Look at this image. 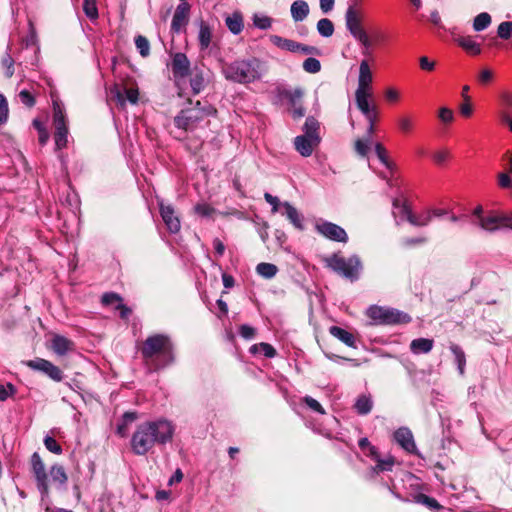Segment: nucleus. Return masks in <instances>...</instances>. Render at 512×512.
Masks as SVG:
<instances>
[{"label":"nucleus","mask_w":512,"mask_h":512,"mask_svg":"<svg viewBox=\"0 0 512 512\" xmlns=\"http://www.w3.org/2000/svg\"><path fill=\"white\" fill-rule=\"evenodd\" d=\"M174 426L167 420L147 421L139 424L130 441L131 450L135 455H146L156 444L165 445L171 442Z\"/></svg>","instance_id":"obj_1"},{"label":"nucleus","mask_w":512,"mask_h":512,"mask_svg":"<svg viewBox=\"0 0 512 512\" xmlns=\"http://www.w3.org/2000/svg\"><path fill=\"white\" fill-rule=\"evenodd\" d=\"M144 365L150 372H156L172 364L175 360L174 344L166 334L148 336L140 345Z\"/></svg>","instance_id":"obj_2"},{"label":"nucleus","mask_w":512,"mask_h":512,"mask_svg":"<svg viewBox=\"0 0 512 512\" xmlns=\"http://www.w3.org/2000/svg\"><path fill=\"white\" fill-rule=\"evenodd\" d=\"M222 71L227 80L246 84L260 79L266 66L258 58L250 57L225 64Z\"/></svg>","instance_id":"obj_3"},{"label":"nucleus","mask_w":512,"mask_h":512,"mask_svg":"<svg viewBox=\"0 0 512 512\" xmlns=\"http://www.w3.org/2000/svg\"><path fill=\"white\" fill-rule=\"evenodd\" d=\"M217 109L208 101H193L187 99V106L183 108L175 117L174 125L182 130H193L204 119L216 116Z\"/></svg>","instance_id":"obj_4"},{"label":"nucleus","mask_w":512,"mask_h":512,"mask_svg":"<svg viewBox=\"0 0 512 512\" xmlns=\"http://www.w3.org/2000/svg\"><path fill=\"white\" fill-rule=\"evenodd\" d=\"M326 262L327 267L352 282L359 278L361 261L358 256L344 258L337 254H333L331 257L326 259Z\"/></svg>","instance_id":"obj_5"},{"label":"nucleus","mask_w":512,"mask_h":512,"mask_svg":"<svg viewBox=\"0 0 512 512\" xmlns=\"http://www.w3.org/2000/svg\"><path fill=\"white\" fill-rule=\"evenodd\" d=\"M363 15L354 5H349L345 13V24L347 30L364 48H370L372 41L363 28Z\"/></svg>","instance_id":"obj_6"},{"label":"nucleus","mask_w":512,"mask_h":512,"mask_svg":"<svg viewBox=\"0 0 512 512\" xmlns=\"http://www.w3.org/2000/svg\"><path fill=\"white\" fill-rule=\"evenodd\" d=\"M367 316L381 325L406 324L411 321V317L407 313L394 308H386L377 305L368 308Z\"/></svg>","instance_id":"obj_7"},{"label":"nucleus","mask_w":512,"mask_h":512,"mask_svg":"<svg viewBox=\"0 0 512 512\" xmlns=\"http://www.w3.org/2000/svg\"><path fill=\"white\" fill-rule=\"evenodd\" d=\"M31 471L36 480L37 488L42 498L49 495L48 475L46 473L45 464L38 452H34L30 459Z\"/></svg>","instance_id":"obj_8"},{"label":"nucleus","mask_w":512,"mask_h":512,"mask_svg":"<svg viewBox=\"0 0 512 512\" xmlns=\"http://www.w3.org/2000/svg\"><path fill=\"white\" fill-rule=\"evenodd\" d=\"M26 366L49 377L54 382H61L64 379L63 371L51 361L43 358L28 360Z\"/></svg>","instance_id":"obj_9"},{"label":"nucleus","mask_w":512,"mask_h":512,"mask_svg":"<svg viewBox=\"0 0 512 512\" xmlns=\"http://www.w3.org/2000/svg\"><path fill=\"white\" fill-rule=\"evenodd\" d=\"M111 93L121 106L125 105L126 100H128L131 104H137L139 100L138 87L130 78L127 79V83L124 85L123 89L116 84L111 90Z\"/></svg>","instance_id":"obj_10"},{"label":"nucleus","mask_w":512,"mask_h":512,"mask_svg":"<svg viewBox=\"0 0 512 512\" xmlns=\"http://www.w3.org/2000/svg\"><path fill=\"white\" fill-rule=\"evenodd\" d=\"M316 230L329 240L344 243L348 241V235L346 231L335 223L323 222L317 224Z\"/></svg>","instance_id":"obj_11"},{"label":"nucleus","mask_w":512,"mask_h":512,"mask_svg":"<svg viewBox=\"0 0 512 512\" xmlns=\"http://www.w3.org/2000/svg\"><path fill=\"white\" fill-rule=\"evenodd\" d=\"M171 70L175 79H184L189 76L192 69L186 54L181 52L173 54Z\"/></svg>","instance_id":"obj_12"},{"label":"nucleus","mask_w":512,"mask_h":512,"mask_svg":"<svg viewBox=\"0 0 512 512\" xmlns=\"http://www.w3.org/2000/svg\"><path fill=\"white\" fill-rule=\"evenodd\" d=\"M321 142V137L310 138L305 135H299L294 139V146L297 152L303 157H309L312 155L313 150Z\"/></svg>","instance_id":"obj_13"},{"label":"nucleus","mask_w":512,"mask_h":512,"mask_svg":"<svg viewBox=\"0 0 512 512\" xmlns=\"http://www.w3.org/2000/svg\"><path fill=\"white\" fill-rule=\"evenodd\" d=\"M190 4L183 2L176 7L171 22V31L179 33L185 27L189 20Z\"/></svg>","instance_id":"obj_14"},{"label":"nucleus","mask_w":512,"mask_h":512,"mask_svg":"<svg viewBox=\"0 0 512 512\" xmlns=\"http://www.w3.org/2000/svg\"><path fill=\"white\" fill-rule=\"evenodd\" d=\"M160 214L171 233H177L180 230V220L175 215L174 208L171 205L160 204Z\"/></svg>","instance_id":"obj_15"},{"label":"nucleus","mask_w":512,"mask_h":512,"mask_svg":"<svg viewBox=\"0 0 512 512\" xmlns=\"http://www.w3.org/2000/svg\"><path fill=\"white\" fill-rule=\"evenodd\" d=\"M394 438L405 451L409 453H414L416 451L413 434L408 428L402 427L396 430Z\"/></svg>","instance_id":"obj_16"},{"label":"nucleus","mask_w":512,"mask_h":512,"mask_svg":"<svg viewBox=\"0 0 512 512\" xmlns=\"http://www.w3.org/2000/svg\"><path fill=\"white\" fill-rule=\"evenodd\" d=\"M372 96L371 91L358 90L355 91V102L357 108L361 111L363 115H368L371 112L377 110L375 105L370 106L368 99Z\"/></svg>","instance_id":"obj_17"},{"label":"nucleus","mask_w":512,"mask_h":512,"mask_svg":"<svg viewBox=\"0 0 512 512\" xmlns=\"http://www.w3.org/2000/svg\"><path fill=\"white\" fill-rule=\"evenodd\" d=\"M372 72L367 60H362L359 67L358 90L371 91Z\"/></svg>","instance_id":"obj_18"},{"label":"nucleus","mask_w":512,"mask_h":512,"mask_svg":"<svg viewBox=\"0 0 512 512\" xmlns=\"http://www.w3.org/2000/svg\"><path fill=\"white\" fill-rule=\"evenodd\" d=\"M51 348L59 356L74 349V342L64 336L55 335L51 340Z\"/></svg>","instance_id":"obj_19"},{"label":"nucleus","mask_w":512,"mask_h":512,"mask_svg":"<svg viewBox=\"0 0 512 512\" xmlns=\"http://www.w3.org/2000/svg\"><path fill=\"white\" fill-rule=\"evenodd\" d=\"M189 76L192 92L194 95H198L206 86L203 69L195 66Z\"/></svg>","instance_id":"obj_20"},{"label":"nucleus","mask_w":512,"mask_h":512,"mask_svg":"<svg viewBox=\"0 0 512 512\" xmlns=\"http://www.w3.org/2000/svg\"><path fill=\"white\" fill-rule=\"evenodd\" d=\"M329 333L333 337L337 338L342 343H344L346 346L351 347V348H356L355 336L351 332H349L339 326H331L329 328Z\"/></svg>","instance_id":"obj_21"},{"label":"nucleus","mask_w":512,"mask_h":512,"mask_svg":"<svg viewBox=\"0 0 512 512\" xmlns=\"http://www.w3.org/2000/svg\"><path fill=\"white\" fill-rule=\"evenodd\" d=\"M291 16L295 22L303 21L309 14V5L304 0H296L291 4Z\"/></svg>","instance_id":"obj_22"},{"label":"nucleus","mask_w":512,"mask_h":512,"mask_svg":"<svg viewBox=\"0 0 512 512\" xmlns=\"http://www.w3.org/2000/svg\"><path fill=\"white\" fill-rule=\"evenodd\" d=\"M226 26L233 34L237 35L242 32L244 28V20L241 12H234L225 19Z\"/></svg>","instance_id":"obj_23"},{"label":"nucleus","mask_w":512,"mask_h":512,"mask_svg":"<svg viewBox=\"0 0 512 512\" xmlns=\"http://www.w3.org/2000/svg\"><path fill=\"white\" fill-rule=\"evenodd\" d=\"M434 345V341L428 338H417L411 341L410 350L414 354L429 353Z\"/></svg>","instance_id":"obj_24"},{"label":"nucleus","mask_w":512,"mask_h":512,"mask_svg":"<svg viewBox=\"0 0 512 512\" xmlns=\"http://www.w3.org/2000/svg\"><path fill=\"white\" fill-rule=\"evenodd\" d=\"M403 212L406 214L407 221L413 226L424 227L427 226L432 220L430 213H427L423 216H416L411 212L407 205L403 206Z\"/></svg>","instance_id":"obj_25"},{"label":"nucleus","mask_w":512,"mask_h":512,"mask_svg":"<svg viewBox=\"0 0 512 512\" xmlns=\"http://www.w3.org/2000/svg\"><path fill=\"white\" fill-rule=\"evenodd\" d=\"M478 225L486 231L494 232L501 227V215L490 214L480 217Z\"/></svg>","instance_id":"obj_26"},{"label":"nucleus","mask_w":512,"mask_h":512,"mask_svg":"<svg viewBox=\"0 0 512 512\" xmlns=\"http://www.w3.org/2000/svg\"><path fill=\"white\" fill-rule=\"evenodd\" d=\"M270 41L273 45H275L276 47H278L282 50L297 53L298 42H296L294 40L283 38L278 35H271Z\"/></svg>","instance_id":"obj_27"},{"label":"nucleus","mask_w":512,"mask_h":512,"mask_svg":"<svg viewBox=\"0 0 512 512\" xmlns=\"http://www.w3.org/2000/svg\"><path fill=\"white\" fill-rule=\"evenodd\" d=\"M212 39V31L210 26L203 20L199 24V46L201 50H205L210 46Z\"/></svg>","instance_id":"obj_28"},{"label":"nucleus","mask_w":512,"mask_h":512,"mask_svg":"<svg viewBox=\"0 0 512 512\" xmlns=\"http://www.w3.org/2000/svg\"><path fill=\"white\" fill-rule=\"evenodd\" d=\"M456 42L471 55H479L481 53L480 45L471 36H460L456 39Z\"/></svg>","instance_id":"obj_29"},{"label":"nucleus","mask_w":512,"mask_h":512,"mask_svg":"<svg viewBox=\"0 0 512 512\" xmlns=\"http://www.w3.org/2000/svg\"><path fill=\"white\" fill-rule=\"evenodd\" d=\"M283 206L285 208V213H286V217L288 218V220L294 225L295 228H297L299 230H303L304 229V226L302 223L303 218L300 215V213L297 211V209L288 202H285L283 204Z\"/></svg>","instance_id":"obj_30"},{"label":"nucleus","mask_w":512,"mask_h":512,"mask_svg":"<svg viewBox=\"0 0 512 512\" xmlns=\"http://www.w3.org/2000/svg\"><path fill=\"white\" fill-rule=\"evenodd\" d=\"M373 408V401L371 399V396L369 395H360L358 396L355 404L354 409L359 415H367L371 412Z\"/></svg>","instance_id":"obj_31"},{"label":"nucleus","mask_w":512,"mask_h":512,"mask_svg":"<svg viewBox=\"0 0 512 512\" xmlns=\"http://www.w3.org/2000/svg\"><path fill=\"white\" fill-rule=\"evenodd\" d=\"M54 141L56 150H61L67 146L68 143V127L67 125L63 126H54Z\"/></svg>","instance_id":"obj_32"},{"label":"nucleus","mask_w":512,"mask_h":512,"mask_svg":"<svg viewBox=\"0 0 512 512\" xmlns=\"http://www.w3.org/2000/svg\"><path fill=\"white\" fill-rule=\"evenodd\" d=\"M320 123L314 116H308L303 125V131L305 136L310 138L320 137L319 135Z\"/></svg>","instance_id":"obj_33"},{"label":"nucleus","mask_w":512,"mask_h":512,"mask_svg":"<svg viewBox=\"0 0 512 512\" xmlns=\"http://www.w3.org/2000/svg\"><path fill=\"white\" fill-rule=\"evenodd\" d=\"M375 153L380 162L391 172L396 169L395 163H393L388 157V151L382 143L375 144Z\"/></svg>","instance_id":"obj_34"},{"label":"nucleus","mask_w":512,"mask_h":512,"mask_svg":"<svg viewBox=\"0 0 512 512\" xmlns=\"http://www.w3.org/2000/svg\"><path fill=\"white\" fill-rule=\"evenodd\" d=\"M450 351L455 356L459 374L464 375L466 365V355L464 350L459 345L452 343L450 345Z\"/></svg>","instance_id":"obj_35"},{"label":"nucleus","mask_w":512,"mask_h":512,"mask_svg":"<svg viewBox=\"0 0 512 512\" xmlns=\"http://www.w3.org/2000/svg\"><path fill=\"white\" fill-rule=\"evenodd\" d=\"M138 418V413L135 411H127L122 416V422L117 426V432L120 436L125 437L127 434L128 425L133 423Z\"/></svg>","instance_id":"obj_36"},{"label":"nucleus","mask_w":512,"mask_h":512,"mask_svg":"<svg viewBox=\"0 0 512 512\" xmlns=\"http://www.w3.org/2000/svg\"><path fill=\"white\" fill-rule=\"evenodd\" d=\"M281 96L288 100L290 106H296L301 103L304 96V90L302 88H295L293 90H284L281 92Z\"/></svg>","instance_id":"obj_37"},{"label":"nucleus","mask_w":512,"mask_h":512,"mask_svg":"<svg viewBox=\"0 0 512 512\" xmlns=\"http://www.w3.org/2000/svg\"><path fill=\"white\" fill-rule=\"evenodd\" d=\"M397 125L401 133L408 135L413 131L414 118L410 114H404L398 117Z\"/></svg>","instance_id":"obj_38"},{"label":"nucleus","mask_w":512,"mask_h":512,"mask_svg":"<svg viewBox=\"0 0 512 512\" xmlns=\"http://www.w3.org/2000/svg\"><path fill=\"white\" fill-rule=\"evenodd\" d=\"M256 272L266 279H271L277 274L278 267L272 263L262 262L256 266Z\"/></svg>","instance_id":"obj_39"},{"label":"nucleus","mask_w":512,"mask_h":512,"mask_svg":"<svg viewBox=\"0 0 512 512\" xmlns=\"http://www.w3.org/2000/svg\"><path fill=\"white\" fill-rule=\"evenodd\" d=\"M53 125L63 126L67 125L66 115L60 102L57 100L53 101Z\"/></svg>","instance_id":"obj_40"},{"label":"nucleus","mask_w":512,"mask_h":512,"mask_svg":"<svg viewBox=\"0 0 512 512\" xmlns=\"http://www.w3.org/2000/svg\"><path fill=\"white\" fill-rule=\"evenodd\" d=\"M50 476L54 482L59 483L60 485H65L68 481V476L65 472L63 466L54 464L50 468Z\"/></svg>","instance_id":"obj_41"},{"label":"nucleus","mask_w":512,"mask_h":512,"mask_svg":"<svg viewBox=\"0 0 512 512\" xmlns=\"http://www.w3.org/2000/svg\"><path fill=\"white\" fill-rule=\"evenodd\" d=\"M32 125L38 132L39 144L42 146L46 145V143L49 140L50 135H49V132H48L47 128L45 127L44 123L41 120L36 118L32 121Z\"/></svg>","instance_id":"obj_42"},{"label":"nucleus","mask_w":512,"mask_h":512,"mask_svg":"<svg viewBox=\"0 0 512 512\" xmlns=\"http://www.w3.org/2000/svg\"><path fill=\"white\" fill-rule=\"evenodd\" d=\"M499 105H500V113H510L512 109V92L511 91H502L499 94Z\"/></svg>","instance_id":"obj_43"},{"label":"nucleus","mask_w":512,"mask_h":512,"mask_svg":"<svg viewBox=\"0 0 512 512\" xmlns=\"http://www.w3.org/2000/svg\"><path fill=\"white\" fill-rule=\"evenodd\" d=\"M491 16L487 12L478 14L473 21V29L477 32L486 29L491 24Z\"/></svg>","instance_id":"obj_44"},{"label":"nucleus","mask_w":512,"mask_h":512,"mask_svg":"<svg viewBox=\"0 0 512 512\" xmlns=\"http://www.w3.org/2000/svg\"><path fill=\"white\" fill-rule=\"evenodd\" d=\"M317 31L323 37H331L334 33V24L328 18H322L317 23Z\"/></svg>","instance_id":"obj_45"},{"label":"nucleus","mask_w":512,"mask_h":512,"mask_svg":"<svg viewBox=\"0 0 512 512\" xmlns=\"http://www.w3.org/2000/svg\"><path fill=\"white\" fill-rule=\"evenodd\" d=\"M415 501L419 504L425 505L431 510H439L442 508V506L439 504V502L426 494L419 493L415 496Z\"/></svg>","instance_id":"obj_46"},{"label":"nucleus","mask_w":512,"mask_h":512,"mask_svg":"<svg viewBox=\"0 0 512 512\" xmlns=\"http://www.w3.org/2000/svg\"><path fill=\"white\" fill-rule=\"evenodd\" d=\"M83 11L90 20H96L99 17L96 0H84Z\"/></svg>","instance_id":"obj_47"},{"label":"nucleus","mask_w":512,"mask_h":512,"mask_svg":"<svg viewBox=\"0 0 512 512\" xmlns=\"http://www.w3.org/2000/svg\"><path fill=\"white\" fill-rule=\"evenodd\" d=\"M394 464H395V458L393 456H388L385 459H382L381 457H379L378 460L376 461V466H375L374 470L377 473L384 472V471H392Z\"/></svg>","instance_id":"obj_48"},{"label":"nucleus","mask_w":512,"mask_h":512,"mask_svg":"<svg viewBox=\"0 0 512 512\" xmlns=\"http://www.w3.org/2000/svg\"><path fill=\"white\" fill-rule=\"evenodd\" d=\"M135 45L142 57H147L150 54V43L149 40L142 35L135 37Z\"/></svg>","instance_id":"obj_49"},{"label":"nucleus","mask_w":512,"mask_h":512,"mask_svg":"<svg viewBox=\"0 0 512 512\" xmlns=\"http://www.w3.org/2000/svg\"><path fill=\"white\" fill-rule=\"evenodd\" d=\"M303 69L308 73H318L321 70V63L318 59L309 57L302 64Z\"/></svg>","instance_id":"obj_50"},{"label":"nucleus","mask_w":512,"mask_h":512,"mask_svg":"<svg viewBox=\"0 0 512 512\" xmlns=\"http://www.w3.org/2000/svg\"><path fill=\"white\" fill-rule=\"evenodd\" d=\"M498 37L507 40L512 37V21L501 22L497 29Z\"/></svg>","instance_id":"obj_51"},{"label":"nucleus","mask_w":512,"mask_h":512,"mask_svg":"<svg viewBox=\"0 0 512 512\" xmlns=\"http://www.w3.org/2000/svg\"><path fill=\"white\" fill-rule=\"evenodd\" d=\"M369 141L370 137L368 136L365 140L357 139L354 143L355 152L362 157L367 156L369 151Z\"/></svg>","instance_id":"obj_52"},{"label":"nucleus","mask_w":512,"mask_h":512,"mask_svg":"<svg viewBox=\"0 0 512 512\" xmlns=\"http://www.w3.org/2000/svg\"><path fill=\"white\" fill-rule=\"evenodd\" d=\"M44 445L48 451L57 455H60L63 451L61 445L51 436L44 438Z\"/></svg>","instance_id":"obj_53"},{"label":"nucleus","mask_w":512,"mask_h":512,"mask_svg":"<svg viewBox=\"0 0 512 512\" xmlns=\"http://www.w3.org/2000/svg\"><path fill=\"white\" fill-rule=\"evenodd\" d=\"M122 300H123L122 297L118 293H115V292L104 293L101 297V303L106 306L112 305L114 303H117V305L121 304Z\"/></svg>","instance_id":"obj_54"},{"label":"nucleus","mask_w":512,"mask_h":512,"mask_svg":"<svg viewBox=\"0 0 512 512\" xmlns=\"http://www.w3.org/2000/svg\"><path fill=\"white\" fill-rule=\"evenodd\" d=\"M18 97L23 105L28 108H32L36 104L35 97L26 89L21 90L18 94Z\"/></svg>","instance_id":"obj_55"},{"label":"nucleus","mask_w":512,"mask_h":512,"mask_svg":"<svg viewBox=\"0 0 512 512\" xmlns=\"http://www.w3.org/2000/svg\"><path fill=\"white\" fill-rule=\"evenodd\" d=\"M253 24L259 29L266 30L271 27L272 19L268 16L254 15Z\"/></svg>","instance_id":"obj_56"},{"label":"nucleus","mask_w":512,"mask_h":512,"mask_svg":"<svg viewBox=\"0 0 512 512\" xmlns=\"http://www.w3.org/2000/svg\"><path fill=\"white\" fill-rule=\"evenodd\" d=\"M9 115L8 102L3 94H0V126L7 122Z\"/></svg>","instance_id":"obj_57"},{"label":"nucleus","mask_w":512,"mask_h":512,"mask_svg":"<svg viewBox=\"0 0 512 512\" xmlns=\"http://www.w3.org/2000/svg\"><path fill=\"white\" fill-rule=\"evenodd\" d=\"M16 387L12 383L0 385V401H6L9 397L16 394Z\"/></svg>","instance_id":"obj_58"},{"label":"nucleus","mask_w":512,"mask_h":512,"mask_svg":"<svg viewBox=\"0 0 512 512\" xmlns=\"http://www.w3.org/2000/svg\"><path fill=\"white\" fill-rule=\"evenodd\" d=\"M364 116H365V118L367 119V121L369 123V126L367 128V136L371 138V136L375 132V123H376V121L378 119V110H376L374 112H371L368 115H364Z\"/></svg>","instance_id":"obj_59"},{"label":"nucleus","mask_w":512,"mask_h":512,"mask_svg":"<svg viewBox=\"0 0 512 512\" xmlns=\"http://www.w3.org/2000/svg\"><path fill=\"white\" fill-rule=\"evenodd\" d=\"M438 117L444 124H449L454 120V113L450 108L442 107L439 109Z\"/></svg>","instance_id":"obj_60"},{"label":"nucleus","mask_w":512,"mask_h":512,"mask_svg":"<svg viewBox=\"0 0 512 512\" xmlns=\"http://www.w3.org/2000/svg\"><path fill=\"white\" fill-rule=\"evenodd\" d=\"M511 173H508V171H504L498 174V185L501 188H511L512 187V178L510 177Z\"/></svg>","instance_id":"obj_61"},{"label":"nucleus","mask_w":512,"mask_h":512,"mask_svg":"<svg viewBox=\"0 0 512 512\" xmlns=\"http://www.w3.org/2000/svg\"><path fill=\"white\" fill-rule=\"evenodd\" d=\"M239 334L242 338L250 340L255 337L256 329L247 324H243L239 327Z\"/></svg>","instance_id":"obj_62"},{"label":"nucleus","mask_w":512,"mask_h":512,"mask_svg":"<svg viewBox=\"0 0 512 512\" xmlns=\"http://www.w3.org/2000/svg\"><path fill=\"white\" fill-rule=\"evenodd\" d=\"M304 401H305L306 405L313 411L318 412L320 414H325L324 408L316 399H314L310 396H306L304 398Z\"/></svg>","instance_id":"obj_63"},{"label":"nucleus","mask_w":512,"mask_h":512,"mask_svg":"<svg viewBox=\"0 0 512 512\" xmlns=\"http://www.w3.org/2000/svg\"><path fill=\"white\" fill-rule=\"evenodd\" d=\"M195 212L197 214H199L200 216L209 217L215 212V209L213 207H211L210 205L203 203V204H197L195 206Z\"/></svg>","instance_id":"obj_64"}]
</instances>
